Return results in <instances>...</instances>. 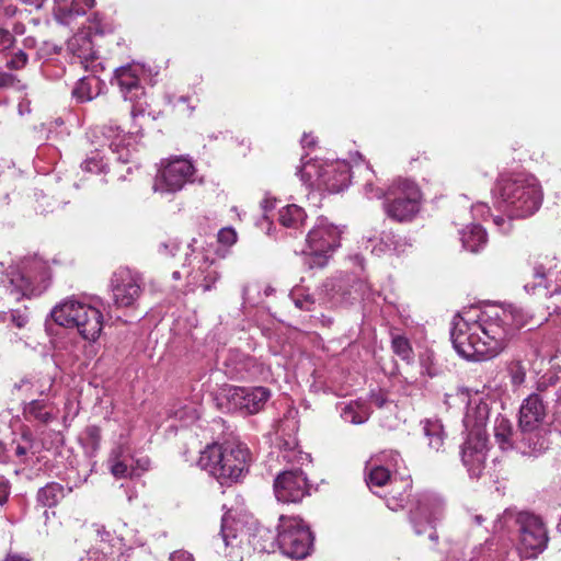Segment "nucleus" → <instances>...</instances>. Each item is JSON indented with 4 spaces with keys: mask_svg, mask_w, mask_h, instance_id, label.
I'll return each instance as SVG.
<instances>
[{
    "mask_svg": "<svg viewBox=\"0 0 561 561\" xmlns=\"http://www.w3.org/2000/svg\"><path fill=\"white\" fill-rule=\"evenodd\" d=\"M511 318V313L497 307L472 308L458 313L450 331L454 348L467 359L484 360L496 356L508 341L506 324Z\"/></svg>",
    "mask_w": 561,
    "mask_h": 561,
    "instance_id": "1",
    "label": "nucleus"
},
{
    "mask_svg": "<svg viewBox=\"0 0 561 561\" xmlns=\"http://www.w3.org/2000/svg\"><path fill=\"white\" fill-rule=\"evenodd\" d=\"M494 194L497 206L510 218H526L534 215L542 202V191L538 180L526 173L501 175L496 181Z\"/></svg>",
    "mask_w": 561,
    "mask_h": 561,
    "instance_id": "2",
    "label": "nucleus"
},
{
    "mask_svg": "<svg viewBox=\"0 0 561 561\" xmlns=\"http://www.w3.org/2000/svg\"><path fill=\"white\" fill-rule=\"evenodd\" d=\"M490 405L482 398H471L468 402L463 425L468 432L461 449V459L471 478H480L485 468Z\"/></svg>",
    "mask_w": 561,
    "mask_h": 561,
    "instance_id": "3",
    "label": "nucleus"
},
{
    "mask_svg": "<svg viewBox=\"0 0 561 561\" xmlns=\"http://www.w3.org/2000/svg\"><path fill=\"white\" fill-rule=\"evenodd\" d=\"M275 538L267 529H257L254 538L264 539L263 543H254L260 551H273L278 546L283 554L293 559H304L309 556L313 545V536L304 520L299 517L280 515Z\"/></svg>",
    "mask_w": 561,
    "mask_h": 561,
    "instance_id": "4",
    "label": "nucleus"
},
{
    "mask_svg": "<svg viewBox=\"0 0 561 561\" xmlns=\"http://www.w3.org/2000/svg\"><path fill=\"white\" fill-rule=\"evenodd\" d=\"M248 449L234 444L208 445L198 459V466L221 484L238 481L248 468Z\"/></svg>",
    "mask_w": 561,
    "mask_h": 561,
    "instance_id": "5",
    "label": "nucleus"
},
{
    "mask_svg": "<svg viewBox=\"0 0 561 561\" xmlns=\"http://www.w3.org/2000/svg\"><path fill=\"white\" fill-rule=\"evenodd\" d=\"M422 193L417 184L398 179L387 188L382 209L388 218L399 224L411 222L421 209Z\"/></svg>",
    "mask_w": 561,
    "mask_h": 561,
    "instance_id": "6",
    "label": "nucleus"
},
{
    "mask_svg": "<svg viewBox=\"0 0 561 561\" xmlns=\"http://www.w3.org/2000/svg\"><path fill=\"white\" fill-rule=\"evenodd\" d=\"M54 321L66 328H77L81 336L95 341L103 328L101 311L77 300H66L51 310Z\"/></svg>",
    "mask_w": 561,
    "mask_h": 561,
    "instance_id": "7",
    "label": "nucleus"
},
{
    "mask_svg": "<svg viewBox=\"0 0 561 561\" xmlns=\"http://www.w3.org/2000/svg\"><path fill=\"white\" fill-rule=\"evenodd\" d=\"M341 231L325 220H320L307 234L308 251L304 250V264L308 268L324 267L332 253L340 247Z\"/></svg>",
    "mask_w": 561,
    "mask_h": 561,
    "instance_id": "8",
    "label": "nucleus"
},
{
    "mask_svg": "<svg viewBox=\"0 0 561 561\" xmlns=\"http://www.w3.org/2000/svg\"><path fill=\"white\" fill-rule=\"evenodd\" d=\"M195 167L185 157H172L162 160L154 178L153 191L161 194L176 193L193 181Z\"/></svg>",
    "mask_w": 561,
    "mask_h": 561,
    "instance_id": "9",
    "label": "nucleus"
},
{
    "mask_svg": "<svg viewBox=\"0 0 561 561\" xmlns=\"http://www.w3.org/2000/svg\"><path fill=\"white\" fill-rule=\"evenodd\" d=\"M47 267L39 260H32L23 266L22 271L11 272L8 282V290L19 301L23 297H32L42 294L46 288L45 280Z\"/></svg>",
    "mask_w": 561,
    "mask_h": 561,
    "instance_id": "10",
    "label": "nucleus"
},
{
    "mask_svg": "<svg viewBox=\"0 0 561 561\" xmlns=\"http://www.w3.org/2000/svg\"><path fill=\"white\" fill-rule=\"evenodd\" d=\"M142 69L137 65H127L115 70L114 82L125 101L130 102L133 117L142 115L149 104L144 87L140 84Z\"/></svg>",
    "mask_w": 561,
    "mask_h": 561,
    "instance_id": "11",
    "label": "nucleus"
},
{
    "mask_svg": "<svg viewBox=\"0 0 561 561\" xmlns=\"http://www.w3.org/2000/svg\"><path fill=\"white\" fill-rule=\"evenodd\" d=\"M445 511L444 501L432 493H423L416 500L414 507L410 512V519L414 526L417 535H423L431 530L428 537L431 540L436 541L438 536L433 529V524L439 520Z\"/></svg>",
    "mask_w": 561,
    "mask_h": 561,
    "instance_id": "12",
    "label": "nucleus"
},
{
    "mask_svg": "<svg viewBox=\"0 0 561 561\" xmlns=\"http://www.w3.org/2000/svg\"><path fill=\"white\" fill-rule=\"evenodd\" d=\"M519 525V551L525 558H536L548 543L547 530L541 519L533 514L523 513L517 517Z\"/></svg>",
    "mask_w": 561,
    "mask_h": 561,
    "instance_id": "13",
    "label": "nucleus"
},
{
    "mask_svg": "<svg viewBox=\"0 0 561 561\" xmlns=\"http://www.w3.org/2000/svg\"><path fill=\"white\" fill-rule=\"evenodd\" d=\"M275 496L283 503L300 502L308 494L307 478L300 468L284 470L274 481Z\"/></svg>",
    "mask_w": 561,
    "mask_h": 561,
    "instance_id": "14",
    "label": "nucleus"
},
{
    "mask_svg": "<svg viewBox=\"0 0 561 561\" xmlns=\"http://www.w3.org/2000/svg\"><path fill=\"white\" fill-rule=\"evenodd\" d=\"M271 397L265 387H231L227 398L230 403L245 414H254L263 409Z\"/></svg>",
    "mask_w": 561,
    "mask_h": 561,
    "instance_id": "15",
    "label": "nucleus"
},
{
    "mask_svg": "<svg viewBox=\"0 0 561 561\" xmlns=\"http://www.w3.org/2000/svg\"><path fill=\"white\" fill-rule=\"evenodd\" d=\"M113 299L117 307H130L141 294V285L128 270H119L112 277Z\"/></svg>",
    "mask_w": 561,
    "mask_h": 561,
    "instance_id": "16",
    "label": "nucleus"
},
{
    "mask_svg": "<svg viewBox=\"0 0 561 561\" xmlns=\"http://www.w3.org/2000/svg\"><path fill=\"white\" fill-rule=\"evenodd\" d=\"M67 50L71 56V62L79 64L84 70L95 73L101 68V61H99L88 34L80 33L73 35L67 42Z\"/></svg>",
    "mask_w": 561,
    "mask_h": 561,
    "instance_id": "17",
    "label": "nucleus"
},
{
    "mask_svg": "<svg viewBox=\"0 0 561 561\" xmlns=\"http://www.w3.org/2000/svg\"><path fill=\"white\" fill-rule=\"evenodd\" d=\"M515 448L523 455H538L548 448V438L541 426H519L515 438Z\"/></svg>",
    "mask_w": 561,
    "mask_h": 561,
    "instance_id": "18",
    "label": "nucleus"
},
{
    "mask_svg": "<svg viewBox=\"0 0 561 561\" xmlns=\"http://www.w3.org/2000/svg\"><path fill=\"white\" fill-rule=\"evenodd\" d=\"M547 414L546 405L538 393L528 396L519 409V426H541Z\"/></svg>",
    "mask_w": 561,
    "mask_h": 561,
    "instance_id": "19",
    "label": "nucleus"
},
{
    "mask_svg": "<svg viewBox=\"0 0 561 561\" xmlns=\"http://www.w3.org/2000/svg\"><path fill=\"white\" fill-rule=\"evenodd\" d=\"M102 135L108 140V147L112 151L113 160L117 164H129L133 163V152L128 147L123 146L126 138L125 134L122 135L119 127L103 126L101 129Z\"/></svg>",
    "mask_w": 561,
    "mask_h": 561,
    "instance_id": "20",
    "label": "nucleus"
},
{
    "mask_svg": "<svg viewBox=\"0 0 561 561\" xmlns=\"http://www.w3.org/2000/svg\"><path fill=\"white\" fill-rule=\"evenodd\" d=\"M340 415L345 422L358 425L369 419L370 409L363 400H352L340 404Z\"/></svg>",
    "mask_w": 561,
    "mask_h": 561,
    "instance_id": "21",
    "label": "nucleus"
},
{
    "mask_svg": "<svg viewBox=\"0 0 561 561\" xmlns=\"http://www.w3.org/2000/svg\"><path fill=\"white\" fill-rule=\"evenodd\" d=\"M319 179L330 191H339L346 185L348 170L346 164H330L321 169Z\"/></svg>",
    "mask_w": 561,
    "mask_h": 561,
    "instance_id": "22",
    "label": "nucleus"
},
{
    "mask_svg": "<svg viewBox=\"0 0 561 561\" xmlns=\"http://www.w3.org/2000/svg\"><path fill=\"white\" fill-rule=\"evenodd\" d=\"M407 238L393 231L382 232L379 243L374 251L389 255H400L410 248Z\"/></svg>",
    "mask_w": 561,
    "mask_h": 561,
    "instance_id": "23",
    "label": "nucleus"
},
{
    "mask_svg": "<svg viewBox=\"0 0 561 561\" xmlns=\"http://www.w3.org/2000/svg\"><path fill=\"white\" fill-rule=\"evenodd\" d=\"M423 432L427 447L435 453L445 451L446 433L439 420H425L423 422Z\"/></svg>",
    "mask_w": 561,
    "mask_h": 561,
    "instance_id": "24",
    "label": "nucleus"
},
{
    "mask_svg": "<svg viewBox=\"0 0 561 561\" xmlns=\"http://www.w3.org/2000/svg\"><path fill=\"white\" fill-rule=\"evenodd\" d=\"M102 81L93 73L81 78L72 90L78 102H88L99 95Z\"/></svg>",
    "mask_w": 561,
    "mask_h": 561,
    "instance_id": "25",
    "label": "nucleus"
},
{
    "mask_svg": "<svg viewBox=\"0 0 561 561\" xmlns=\"http://www.w3.org/2000/svg\"><path fill=\"white\" fill-rule=\"evenodd\" d=\"M69 492H71L70 488L66 490L60 483L49 482L38 490L36 500L43 507H54Z\"/></svg>",
    "mask_w": 561,
    "mask_h": 561,
    "instance_id": "26",
    "label": "nucleus"
},
{
    "mask_svg": "<svg viewBox=\"0 0 561 561\" xmlns=\"http://www.w3.org/2000/svg\"><path fill=\"white\" fill-rule=\"evenodd\" d=\"M306 219L307 214L304 208L295 204L284 206L278 211V221L286 228L298 230L304 226Z\"/></svg>",
    "mask_w": 561,
    "mask_h": 561,
    "instance_id": "27",
    "label": "nucleus"
},
{
    "mask_svg": "<svg viewBox=\"0 0 561 561\" xmlns=\"http://www.w3.org/2000/svg\"><path fill=\"white\" fill-rule=\"evenodd\" d=\"M488 236L480 225H471L461 231V242L463 248L470 252H478L486 244Z\"/></svg>",
    "mask_w": 561,
    "mask_h": 561,
    "instance_id": "28",
    "label": "nucleus"
},
{
    "mask_svg": "<svg viewBox=\"0 0 561 561\" xmlns=\"http://www.w3.org/2000/svg\"><path fill=\"white\" fill-rule=\"evenodd\" d=\"M494 437L502 449L515 447V438H513V427L510 420L501 415L495 419Z\"/></svg>",
    "mask_w": 561,
    "mask_h": 561,
    "instance_id": "29",
    "label": "nucleus"
},
{
    "mask_svg": "<svg viewBox=\"0 0 561 561\" xmlns=\"http://www.w3.org/2000/svg\"><path fill=\"white\" fill-rule=\"evenodd\" d=\"M94 4L95 0H72L69 5L58 9V15L68 22V19L85 14Z\"/></svg>",
    "mask_w": 561,
    "mask_h": 561,
    "instance_id": "30",
    "label": "nucleus"
},
{
    "mask_svg": "<svg viewBox=\"0 0 561 561\" xmlns=\"http://www.w3.org/2000/svg\"><path fill=\"white\" fill-rule=\"evenodd\" d=\"M391 485L392 488L388 492V495L386 496L388 507L392 511L403 508L407 505L410 497L408 490L411 489V483L409 481H405L403 483V491H397L393 485V482H391Z\"/></svg>",
    "mask_w": 561,
    "mask_h": 561,
    "instance_id": "31",
    "label": "nucleus"
},
{
    "mask_svg": "<svg viewBox=\"0 0 561 561\" xmlns=\"http://www.w3.org/2000/svg\"><path fill=\"white\" fill-rule=\"evenodd\" d=\"M45 409V401L33 400L24 408V415L26 419L33 417L43 424H47L54 419V416L49 411H46Z\"/></svg>",
    "mask_w": 561,
    "mask_h": 561,
    "instance_id": "32",
    "label": "nucleus"
},
{
    "mask_svg": "<svg viewBox=\"0 0 561 561\" xmlns=\"http://www.w3.org/2000/svg\"><path fill=\"white\" fill-rule=\"evenodd\" d=\"M556 266L557 264H550L546 267L542 263H539L534 267V276L539 279L538 285L549 289L552 278L561 280V271H556Z\"/></svg>",
    "mask_w": 561,
    "mask_h": 561,
    "instance_id": "33",
    "label": "nucleus"
},
{
    "mask_svg": "<svg viewBox=\"0 0 561 561\" xmlns=\"http://www.w3.org/2000/svg\"><path fill=\"white\" fill-rule=\"evenodd\" d=\"M241 530L242 529H240L238 527V524L231 518V516L228 513H226L222 516V519H221V537H222V540H224V542H225V545L227 547L228 546H231V547L236 546L234 541H237L239 533Z\"/></svg>",
    "mask_w": 561,
    "mask_h": 561,
    "instance_id": "34",
    "label": "nucleus"
},
{
    "mask_svg": "<svg viewBox=\"0 0 561 561\" xmlns=\"http://www.w3.org/2000/svg\"><path fill=\"white\" fill-rule=\"evenodd\" d=\"M391 480L389 468L385 465H375L369 469L366 477V483L371 489L373 486H383Z\"/></svg>",
    "mask_w": 561,
    "mask_h": 561,
    "instance_id": "35",
    "label": "nucleus"
},
{
    "mask_svg": "<svg viewBox=\"0 0 561 561\" xmlns=\"http://www.w3.org/2000/svg\"><path fill=\"white\" fill-rule=\"evenodd\" d=\"M391 347L396 355L407 362L413 359V350L409 340L402 335H393L391 340Z\"/></svg>",
    "mask_w": 561,
    "mask_h": 561,
    "instance_id": "36",
    "label": "nucleus"
},
{
    "mask_svg": "<svg viewBox=\"0 0 561 561\" xmlns=\"http://www.w3.org/2000/svg\"><path fill=\"white\" fill-rule=\"evenodd\" d=\"M290 298L295 306L300 310L311 311L316 305L314 298L309 294H305L302 288H295L291 290Z\"/></svg>",
    "mask_w": 561,
    "mask_h": 561,
    "instance_id": "37",
    "label": "nucleus"
},
{
    "mask_svg": "<svg viewBox=\"0 0 561 561\" xmlns=\"http://www.w3.org/2000/svg\"><path fill=\"white\" fill-rule=\"evenodd\" d=\"M205 267L202 270L204 277L201 283L203 291H209L213 289L216 282L220 278V273L215 266L214 262H205Z\"/></svg>",
    "mask_w": 561,
    "mask_h": 561,
    "instance_id": "38",
    "label": "nucleus"
},
{
    "mask_svg": "<svg viewBox=\"0 0 561 561\" xmlns=\"http://www.w3.org/2000/svg\"><path fill=\"white\" fill-rule=\"evenodd\" d=\"M377 461L380 462V465H385L386 468H389L390 470H398L400 468V465L403 462V459L401 458L400 454L396 450H388L382 451L378 458Z\"/></svg>",
    "mask_w": 561,
    "mask_h": 561,
    "instance_id": "39",
    "label": "nucleus"
},
{
    "mask_svg": "<svg viewBox=\"0 0 561 561\" xmlns=\"http://www.w3.org/2000/svg\"><path fill=\"white\" fill-rule=\"evenodd\" d=\"M278 457H282L284 461L293 465V468H298L297 466H302L305 462H310L309 454H305L299 449L291 453H284L283 455H278Z\"/></svg>",
    "mask_w": 561,
    "mask_h": 561,
    "instance_id": "40",
    "label": "nucleus"
},
{
    "mask_svg": "<svg viewBox=\"0 0 561 561\" xmlns=\"http://www.w3.org/2000/svg\"><path fill=\"white\" fill-rule=\"evenodd\" d=\"M506 312L511 313L512 314V318L507 320V328L510 330V334H508V337L513 334V331L515 329H520L525 325H527V321L524 319V314H523V311L522 310H512V311H508V310H505Z\"/></svg>",
    "mask_w": 561,
    "mask_h": 561,
    "instance_id": "41",
    "label": "nucleus"
},
{
    "mask_svg": "<svg viewBox=\"0 0 561 561\" xmlns=\"http://www.w3.org/2000/svg\"><path fill=\"white\" fill-rule=\"evenodd\" d=\"M106 164L103 163L102 159L98 153L89 157L81 164V168L87 172H105Z\"/></svg>",
    "mask_w": 561,
    "mask_h": 561,
    "instance_id": "42",
    "label": "nucleus"
},
{
    "mask_svg": "<svg viewBox=\"0 0 561 561\" xmlns=\"http://www.w3.org/2000/svg\"><path fill=\"white\" fill-rule=\"evenodd\" d=\"M179 242L174 239H168L165 241L160 242L158 247V252L165 257H172L179 251Z\"/></svg>",
    "mask_w": 561,
    "mask_h": 561,
    "instance_id": "43",
    "label": "nucleus"
},
{
    "mask_svg": "<svg viewBox=\"0 0 561 561\" xmlns=\"http://www.w3.org/2000/svg\"><path fill=\"white\" fill-rule=\"evenodd\" d=\"M110 469L112 474L118 479L127 478L130 474L128 466L124 461L117 459L112 460Z\"/></svg>",
    "mask_w": 561,
    "mask_h": 561,
    "instance_id": "44",
    "label": "nucleus"
},
{
    "mask_svg": "<svg viewBox=\"0 0 561 561\" xmlns=\"http://www.w3.org/2000/svg\"><path fill=\"white\" fill-rule=\"evenodd\" d=\"M27 62V55L23 50L15 53L10 59L7 60V67L10 69L19 70Z\"/></svg>",
    "mask_w": 561,
    "mask_h": 561,
    "instance_id": "45",
    "label": "nucleus"
},
{
    "mask_svg": "<svg viewBox=\"0 0 561 561\" xmlns=\"http://www.w3.org/2000/svg\"><path fill=\"white\" fill-rule=\"evenodd\" d=\"M85 435L93 450H96L101 440V430L96 425H90L85 430Z\"/></svg>",
    "mask_w": 561,
    "mask_h": 561,
    "instance_id": "46",
    "label": "nucleus"
},
{
    "mask_svg": "<svg viewBox=\"0 0 561 561\" xmlns=\"http://www.w3.org/2000/svg\"><path fill=\"white\" fill-rule=\"evenodd\" d=\"M364 193H365L366 197L369 199H374V198H377V199L383 198L385 199L387 190L385 191L383 188L377 187L374 185L373 182L368 181L364 185Z\"/></svg>",
    "mask_w": 561,
    "mask_h": 561,
    "instance_id": "47",
    "label": "nucleus"
},
{
    "mask_svg": "<svg viewBox=\"0 0 561 561\" xmlns=\"http://www.w3.org/2000/svg\"><path fill=\"white\" fill-rule=\"evenodd\" d=\"M78 561H108V558L103 549L92 548L88 550L84 556L79 558Z\"/></svg>",
    "mask_w": 561,
    "mask_h": 561,
    "instance_id": "48",
    "label": "nucleus"
},
{
    "mask_svg": "<svg viewBox=\"0 0 561 561\" xmlns=\"http://www.w3.org/2000/svg\"><path fill=\"white\" fill-rule=\"evenodd\" d=\"M218 240L224 244H232L237 240V233L232 228H224L218 233Z\"/></svg>",
    "mask_w": 561,
    "mask_h": 561,
    "instance_id": "49",
    "label": "nucleus"
},
{
    "mask_svg": "<svg viewBox=\"0 0 561 561\" xmlns=\"http://www.w3.org/2000/svg\"><path fill=\"white\" fill-rule=\"evenodd\" d=\"M298 450V442L295 437H288L287 439H282L279 443V455L284 453Z\"/></svg>",
    "mask_w": 561,
    "mask_h": 561,
    "instance_id": "50",
    "label": "nucleus"
},
{
    "mask_svg": "<svg viewBox=\"0 0 561 561\" xmlns=\"http://www.w3.org/2000/svg\"><path fill=\"white\" fill-rule=\"evenodd\" d=\"M14 38L12 34L3 28H0V53L9 49L13 45Z\"/></svg>",
    "mask_w": 561,
    "mask_h": 561,
    "instance_id": "51",
    "label": "nucleus"
},
{
    "mask_svg": "<svg viewBox=\"0 0 561 561\" xmlns=\"http://www.w3.org/2000/svg\"><path fill=\"white\" fill-rule=\"evenodd\" d=\"M511 379L514 386H520L525 381V370L522 366L511 369Z\"/></svg>",
    "mask_w": 561,
    "mask_h": 561,
    "instance_id": "52",
    "label": "nucleus"
},
{
    "mask_svg": "<svg viewBox=\"0 0 561 561\" xmlns=\"http://www.w3.org/2000/svg\"><path fill=\"white\" fill-rule=\"evenodd\" d=\"M10 493L9 482L3 478H0V505L7 502Z\"/></svg>",
    "mask_w": 561,
    "mask_h": 561,
    "instance_id": "53",
    "label": "nucleus"
},
{
    "mask_svg": "<svg viewBox=\"0 0 561 561\" xmlns=\"http://www.w3.org/2000/svg\"><path fill=\"white\" fill-rule=\"evenodd\" d=\"M15 82V77L8 72L0 71V88L12 87Z\"/></svg>",
    "mask_w": 561,
    "mask_h": 561,
    "instance_id": "54",
    "label": "nucleus"
},
{
    "mask_svg": "<svg viewBox=\"0 0 561 561\" xmlns=\"http://www.w3.org/2000/svg\"><path fill=\"white\" fill-rule=\"evenodd\" d=\"M170 561H193V556L187 551L179 550L171 554Z\"/></svg>",
    "mask_w": 561,
    "mask_h": 561,
    "instance_id": "55",
    "label": "nucleus"
},
{
    "mask_svg": "<svg viewBox=\"0 0 561 561\" xmlns=\"http://www.w3.org/2000/svg\"><path fill=\"white\" fill-rule=\"evenodd\" d=\"M11 319L16 328H23L27 323V317L25 314L20 313L19 311L12 312Z\"/></svg>",
    "mask_w": 561,
    "mask_h": 561,
    "instance_id": "56",
    "label": "nucleus"
},
{
    "mask_svg": "<svg viewBox=\"0 0 561 561\" xmlns=\"http://www.w3.org/2000/svg\"><path fill=\"white\" fill-rule=\"evenodd\" d=\"M494 224L500 227L504 232H508L511 230V224L507 219L502 216H495L493 218Z\"/></svg>",
    "mask_w": 561,
    "mask_h": 561,
    "instance_id": "57",
    "label": "nucleus"
},
{
    "mask_svg": "<svg viewBox=\"0 0 561 561\" xmlns=\"http://www.w3.org/2000/svg\"><path fill=\"white\" fill-rule=\"evenodd\" d=\"M0 11H2L7 16H12L15 14L16 9L8 1L2 0L0 1Z\"/></svg>",
    "mask_w": 561,
    "mask_h": 561,
    "instance_id": "58",
    "label": "nucleus"
},
{
    "mask_svg": "<svg viewBox=\"0 0 561 561\" xmlns=\"http://www.w3.org/2000/svg\"><path fill=\"white\" fill-rule=\"evenodd\" d=\"M301 145L304 148H312L316 145V138L310 134H304Z\"/></svg>",
    "mask_w": 561,
    "mask_h": 561,
    "instance_id": "59",
    "label": "nucleus"
},
{
    "mask_svg": "<svg viewBox=\"0 0 561 561\" xmlns=\"http://www.w3.org/2000/svg\"><path fill=\"white\" fill-rule=\"evenodd\" d=\"M3 561H31L30 558H27L24 554L9 552Z\"/></svg>",
    "mask_w": 561,
    "mask_h": 561,
    "instance_id": "60",
    "label": "nucleus"
},
{
    "mask_svg": "<svg viewBox=\"0 0 561 561\" xmlns=\"http://www.w3.org/2000/svg\"><path fill=\"white\" fill-rule=\"evenodd\" d=\"M373 401L378 408H382L386 404L387 399L382 396L377 394L373 397Z\"/></svg>",
    "mask_w": 561,
    "mask_h": 561,
    "instance_id": "61",
    "label": "nucleus"
},
{
    "mask_svg": "<svg viewBox=\"0 0 561 561\" xmlns=\"http://www.w3.org/2000/svg\"><path fill=\"white\" fill-rule=\"evenodd\" d=\"M27 454V448L24 447V446H21V445H18V447L15 448V455L18 457H23Z\"/></svg>",
    "mask_w": 561,
    "mask_h": 561,
    "instance_id": "62",
    "label": "nucleus"
},
{
    "mask_svg": "<svg viewBox=\"0 0 561 561\" xmlns=\"http://www.w3.org/2000/svg\"><path fill=\"white\" fill-rule=\"evenodd\" d=\"M5 460V446L2 442H0V461Z\"/></svg>",
    "mask_w": 561,
    "mask_h": 561,
    "instance_id": "63",
    "label": "nucleus"
},
{
    "mask_svg": "<svg viewBox=\"0 0 561 561\" xmlns=\"http://www.w3.org/2000/svg\"><path fill=\"white\" fill-rule=\"evenodd\" d=\"M26 3L35 5L36 8H41L44 0H24Z\"/></svg>",
    "mask_w": 561,
    "mask_h": 561,
    "instance_id": "64",
    "label": "nucleus"
}]
</instances>
